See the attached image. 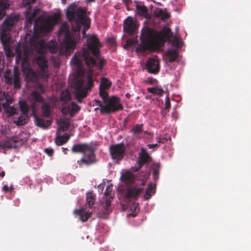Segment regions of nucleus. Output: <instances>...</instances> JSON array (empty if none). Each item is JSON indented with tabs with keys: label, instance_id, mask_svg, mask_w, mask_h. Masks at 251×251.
<instances>
[{
	"label": "nucleus",
	"instance_id": "obj_60",
	"mask_svg": "<svg viewBox=\"0 0 251 251\" xmlns=\"http://www.w3.org/2000/svg\"><path fill=\"white\" fill-rule=\"evenodd\" d=\"M126 97L127 98V99H129L130 97V95L129 94V93H126Z\"/></svg>",
	"mask_w": 251,
	"mask_h": 251
},
{
	"label": "nucleus",
	"instance_id": "obj_50",
	"mask_svg": "<svg viewBox=\"0 0 251 251\" xmlns=\"http://www.w3.org/2000/svg\"><path fill=\"white\" fill-rule=\"evenodd\" d=\"M151 197V192L147 189L144 195V199L145 200H148L150 199Z\"/></svg>",
	"mask_w": 251,
	"mask_h": 251
},
{
	"label": "nucleus",
	"instance_id": "obj_2",
	"mask_svg": "<svg viewBox=\"0 0 251 251\" xmlns=\"http://www.w3.org/2000/svg\"><path fill=\"white\" fill-rule=\"evenodd\" d=\"M172 35L171 29L167 26H165L158 32L151 28H144L141 31L140 44L136 50L142 52L151 50L155 45L157 40L164 42L167 41Z\"/></svg>",
	"mask_w": 251,
	"mask_h": 251
},
{
	"label": "nucleus",
	"instance_id": "obj_10",
	"mask_svg": "<svg viewBox=\"0 0 251 251\" xmlns=\"http://www.w3.org/2000/svg\"><path fill=\"white\" fill-rule=\"evenodd\" d=\"M4 77L7 84L13 85L14 88L16 89L21 88L20 73L17 68L14 67L13 72L10 69H6Z\"/></svg>",
	"mask_w": 251,
	"mask_h": 251
},
{
	"label": "nucleus",
	"instance_id": "obj_23",
	"mask_svg": "<svg viewBox=\"0 0 251 251\" xmlns=\"http://www.w3.org/2000/svg\"><path fill=\"white\" fill-rule=\"evenodd\" d=\"M95 104L96 105L99 106L100 107V112L101 113H106V114H110L113 112H115L116 111L120 110V109H119V108L116 106H114L112 105L108 104L106 108H108V109H109V112H107L106 111H103L102 110V108H103L104 104L103 105L101 103V102L99 100H95Z\"/></svg>",
	"mask_w": 251,
	"mask_h": 251
},
{
	"label": "nucleus",
	"instance_id": "obj_30",
	"mask_svg": "<svg viewBox=\"0 0 251 251\" xmlns=\"http://www.w3.org/2000/svg\"><path fill=\"white\" fill-rule=\"evenodd\" d=\"M43 115L47 118L51 115L50 105L48 103H44L41 107Z\"/></svg>",
	"mask_w": 251,
	"mask_h": 251
},
{
	"label": "nucleus",
	"instance_id": "obj_46",
	"mask_svg": "<svg viewBox=\"0 0 251 251\" xmlns=\"http://www.w3.org/2000/svg\"><path fill=\"white\" fill-rule=\"evenodd\" d=\"M145 82L151 84H156L157 83V80L156 79L152 77L148 78L147 80H145Z\"/></svg>",
	"mask_w": 251,
	"mask_h": 251
},
{
	"label": "nucleus",
	"instance_id": "obj_51",
	"mask_svg": "<svg viewBox=\"0 0 251 251\" xmlns=\"http://www.w3.org/2000/svg\"><path fill=\"white\" fill-rule=\"evenodd\" d=\"M31 112L33 116L36 114V105L34 102H32L31 105Z\"/></svg>",
	"mask_w": 251,
	"mask_h": 251
},
{
	"label": "nucleus",
	"instance_id": "obj_26",
	"mask_svg": "<svg viewBox=\"0 0 251 251\" xmlns=\"http://www.w3.org/2000/svg\"><path fill=\"white\" fill-rule=\"evenodd\" d=\"M17 142L14 138L8 140H2L0 141V148L3 149L15 148L16 146L15 144Z\"/></svg>",
	"mask_w": 251,
	"mask_h": 251
},
{
	"label": "nucleus",
	"instance_id": "obj_47",
	"mask_svg": "<svg viewBox=\"0 0 251 251\" xmlns=\"http://www.w3.org/2000/svg\"><path fill=\"white\" fill-rule=\"evenodd\" d=\"M36 0H23V3L24 6H29L31 3H35Z\"/></svg>",
	"mask_w": 251,
	"mask_h": 251
},
{
	"label": "nucleus",
	"instance_id": "obj_28",
	"mask_svg": "<svg viewBox=\"0 0 251 251\" xmlns=\"http://www.w3.org/2000/svg\"><path fill=\"white\" fill-rule=\"evenodd\" d=\"M70 136L65 133L63 135H57L55 138V143L57 146H61L68 142Z\"/></svg>",
	"mask_w": 251,
	"mask_h": 251
},
{
	"label": "nucleus",
	"instance_id": "obj_59",
	"mask_svg": "<svg viewBox=\"0 0 251 251\" xmlns=\"http://www.w3.org/2000/svg\"><path fill=\"white\" fill-rule=\"evenodd\" d=\"M5 176V172L4 171H2L1 173H0V176L1 177H3Z\"/></svg>",
	"mask_w": 251,
	"mask_h": 251
},
{
	"label": "nucleus",
	"instance_id": "obj_1",
	"mask_svg": "<svg viewBox=\"0 0 251 251\" xmlns=\"http://www.w3.org/2000/svg\"><path fill=\"white\" fill-rule=\"evenodd\" d=\"M100 43L98 36L92 34L87 36V49L83 48L82 51L75 53L72 57L71 62L78 66L81 65V60H83L89 67H98L99 70H102L105 63L104 58L100 59Z\"/></svg>",
	"mask_w": 251,
	"mask_h": 251
},
{
	"label": "nucleus",
	"instance_id": "obj_11",
	"mask_svg": "<svg viewBox=\"0 0 251 251\" xmlns=\"http://www.w3.org/2000/svg\"><path fill=\"white\" fill-rule=\"evenodd\" d=\"M109 152L112 159L117 162L122 160L125 155V146L123 143L112 145L109 147Z\"/></svg>",
	"mask_w": 251,
	"mask_h": 251
},
{
	"label": "nucleus",
	"instance_id": "obj_22",
	"mask_svg": "<svg viewBox=\"0 0 251 251\" xmlns=\"http://www.w3.org/2000/svg\"><path fill=\"white\" fill-rule=\"evenodd\" d=\"M35 119V124L41 128H47L51 124L50 120H45L43 118L39 117L37 114L33 116Z\"/></svg>",
	"mask_w": 251,
	"mask_h": 251
},
{
	"label": "nucleus",
	"instance_id": "obj_9",
	"mask_svg": "<svg viewBox=\"0 0 251 251\" xmlns=\"http://www.w3.org/2000/svg\"><path fill=\"white\" fill-rule=\"evenodd\" d=\"M106 89H103L99 88V95L102 99L104 103V106L102 110L109 111V109L106 108L108 104L112 105L114 106L119 108V109L122 110L123 106L120 102V99L118 97L113 96L111 97H108V94L106 91Z\"/></svg>",
	"mask_w": 251,
	"mask_h": 251
},
{
	"label": "nucleus",
	"instance_id": "obj_24",
	"mask_svg": "<svg viewBox=\"0 0 251 251\" xmlns=\"http://www.w3.org/2000/svg\"><path fill=\"white\" fill-rule=\"evenodd\" d=\"M74 213L79 216V220L82 222H86L92 216V213L85 212L83 209L74 210Z\"/></svg>",
	"mask_w": 251,
	"mask_h": 251
},
{
	"label": "nucleus",
	"instance_id": "obj_48",
	"mask_svg": "<svg viewBox=\"0 0 251 251\" xmlns=\"http://www.w3.org/2000/svg\"><path fill=\"white\" fill-rule=\"evenodd\" d=\"M45 152L50 156H52L54 153V151L52 148H46L44 150Z\"/></svg>",
	"mask_w": 251,
	"mask_h": 251
},
{
	"label": "nucleus",
	"instance_id": "obj_12",
	"mask_svg": "<svg viewBox=\"0 0 251 251\" xmlns=\"http://www.w3.org/2000/svg\"><path fill=\"white\" fill-rule=\"evenodd\" d=\"M0 99L1 101L5 100V101L2 103V106L6 113L9 116H13L16 114L17 109L14 107L10 106V104L13 102V99L10 95L4 92L0 95Z\"/></svg>",
	"mask_w": 251,
	"mask_h": 251
},
{
	"label": "nucleus",
	"instance_id": "obj_8",
	"mask_svg": "<svg viewBox=\"0 0 251 251\" xmlns=\"http://www.w3.org/2000/svg\"><path fill=\"white\" fill-rule=\"evenodd\" d=\"M80 38L79 35L76 36L66 31L64 39L60 44L59 52L60 54L70 55L76 47L77 41Z\"/></svg>",
	"mask_w": 251,
	"mask_h": 251
},
{
	"label": "nucleus",
	"instance_id": "obj_6",
	"mask_svg": "<svg viewBox=\"0 0 251 251\" xmlns=\"http://www.w3.org/2000/svg\"><path fill=\"white\" fill-rule=\"evenodd\" d=\"M15 18H6L1 25L2 33L0 36V41L7 57L13 56L14 53L11 49L12 39L10 35L11 28L16 23Z\"/></svg>",
	"mask_w": 251,
	"mask_h": 251
},
{
	"label": "nucleus",
	"instance_id": "obj_54",
	"mask_svg": "<svg viewBox=\"0 0 251 251\" xmlns=\"http://www.w3.org/2000/svg\"><path fill=\"white\" fill-rule=\"evenodd\" d=\"M169 110L166 109L165 108H164V109L161 111V114L163 117H165L167 113L169 112Z\"/></svg>",
	"mask_w": 251,
	"mask_h": 251
},
{
	"label": "nucleus",
	"instance_id": "obj_64",
	"mask_svg": "<svg viewBox=\"0 0 251 251\" xmlns=\"http://www.w3.org/2000/svg\"><path fill=\"white\" fill-rule=\"evenodd\" d=\"M144 132H145V133H146V134H149L147 131H145Z\"/></svg>",
	"mask_w": 251,
	"mask_h": 251
},
{
	"label": "nucleus",
	"instance_id": "obj_62",
	"mask_svg": "<svg viewBox=\"0 0 251 251\" xmlns=\"http://www.w3.org/2000/svg\"><path fill=\"white\" fill-rule=\"evenodd\" d=\"M87 2H94L95 0H86Z\"/></svg>",
	"mask_w": 251,
	"mask_h": 251
},
{
	"label": "nucleus",
	"instance_id": "obj_19",
	"mask_svg": "<svg viewBox=\"0 0 251 251\" xmlns=\"http://www.w3.org/2000/svg\"><path fill=\"white\" fill-rule=\"evenodd\" d=\"M151 159L150 156L144 149L142 150V153L139 155L138 161V166L133 168L134 172H137L146 163L149 161Z\"/></svg>",
	"mask_w": 251,
	"mask_h": 251
},
{
	"label": "nucleus",
	"instance_id": "obj_29",
	"mask_svg": "<svg viewBox=\"0 0 251 251\" xmlns=\"http://www.w3.org/2000/svg\"><path fill=\"white\" fill-rule=\"evenodd\" d=\"M9 5L8 0H0V19L4 17L5 10L9 8Z\"/></svg>",
	"mask_w": 251,
	"mask_h": 251
},
{
	"label": "nucleus",
	"instance_id": "obj_55",
	"mask_svg": "<svg viewBox=\"0 0 251 251\" xmlns=\"http://www.w3.org/2000/svg\"><path fill=\"white\" fill-rule=\"evenodd\" d=\"M147 146L149 149H153L158 147L157 144H149Z\"/></svg>",
	"mask_w": 251,
	"mask_h": 251
},
{
	"label": "nucleus",
	"instance_id": "obj_18",
	"mask_svg": "<svg viewBox=\"0 0 251 251\" xmlns=\"http://www.w3.org/2000/svg\"><path fill=\"white\" fill-rule=\"evenodd\" d=\"M35 49L39 53L46 52L47 49L51 52H55L57 51V48L55 47H51L50 44H47L45 41L42 40L38 42L36 44Z\"/></svg>",
	"mask_w": 251,
	"mask_h": 251
},
{
	"label": "nucleus",
	"instance_id": "obj_31",
	"mask_svg": "<svg viewBox=\"0 0 251 251\" xmlns=\"http://www.w3.org/2000/svg\"><path fill=\"white\" fill-rule=\"evenodd\" d=\"M147 91L150 93L155 94L159 96H162L164 93V90L161 87L158 86L148 88Z\"/></svg>",
	"mask_w": 251,
	"mask_h": 251
},
{
	"label": "nucleus",
	"instance_id": "obj_53",
	"mask_svg": "<svg viewBox=\"0 0 251 251\" xmlns=\"http://www.w3.org/2000/svg\"><path fill=\"white\" fill-rule=\"evenodd\" d=\"M107 42L112 45H114L116 43V40L113 38H108Z\"/></svg>",
	"mask_w": 251,
	"mask_h": 251
},
{
	"label": "nucleus",
	"instance_id": "obj_49",
	"mask_svg": "<svg viewBox=\"0 0 251 251\" xmlns=\"http://www.w3.org/2000/svg\"><path fill=\"white\" fill-rule=\"evenodd\" d=\"M156 186L155 184H153L151 183L147 188V189L150 191L152 193H154L155 192Z\"/></svg>",
	"mask_w": 251,
	"mask_h": 251
},
{
	"label": "nucleus",
	"instance_id": "obj_13",
	"mask_svg": "<svg viewBox=\"0 0 251 251\" xmlns=\"http://www.w3.org/2000/svg\"><path fill=\"white\" fill-rule=\"evenodd\" d=\"M143 190V188L137 186H127L125 198L127 200L136 201Z\"/></svg>",
	"mask_w": 251,
	"mask_h": 251
},
{
	"label": "nucleus",
	"instance_id": "obj_3",
	"mask_svg": "<svg viewBox=\"0 0 251 251\" xmlns=\"http://www.w3.org/2000/svg\"><path fill=\"white\" fill-rule=\"evenodd\" d=\"M87 8L77 7L75 4H71L67 9L66 17L70 22H75L72 26V29L75 32H79L82 25L84 28L82 31L83 36L85 35V31L90 26V19L86 16Z\"/></svg>",
	"mask_w": 251,
	"mask_h": 251
},
{
	"label": "nucleus",
	"instance_id": "obj_52",
	"mask_svg": "<svg viewBox=\"0 0 251 251\" xmlns=\"http://www.w3.org/2000/svg\"><path fill=\"white\" fill-rule=\"evenodd\" d=\"M173 43L175 44L178 47H179L181 46V41L179 40V39L176 38L174 39L173 41Z\"/></svg>",
	"mask_w": 251,
	"mask_h": 251
},
{
	"label": "nucleus",
	"instance_id": "obj_37",
	"mask_svg": "<svg viewBox=\"0 0 251 251\" xmlns=\"http://www.w3.org/2000/svg\"><path fill=\"white\" fill-rule=\"evenodd\" d=\"M27 115L23 114L18 118L16 121H15V123L18 126L24 125L27 123Z\"/></svg>",
	"mask_w": 251,
	"mask_h": 251
},
{
	"label": "nucleus",
	"instance_id": "obj_40",
	"mask_svg": "<svg viewBox=\"0 0 251 251\" xmlns=\"http://www.w3.org/2000/svg\"><path fill=\"white\" fill-rule=\"evenodd\" d=\"M160 166L159 164H156L153 168V179L156 181L159 178Z\"/></svg>",
	"mask_w": 251,
	"mask_h": 251
},
{
	"label": "nucleus",
	"instance_id": "obj_27",
	"mask_svg": "<svg viewBox=\"0 0 251 251\" xmlns=\"http://www.w3.org/2000/svg\"><path fill=\"white\" fill-rule=\"evenodd\" d=\"M136 7L139 15L147 19L150 18V16L149 14V10L146 6L141 4H137Z\"/></svg>",
	"mask_w": 251,
	"mask_h": 251
},
{
	"label": "nucleus",
	"instance_id": "obj_42",
	"mask_svg": "<svg viewBox=\"0 0 251 251\" xmlns=\"http://www.w3.org/2000/svg\"><path fill=\"white\" fill-rule=\"evenodd\" d=\"M15 53L16 54L17 58H21L22 57L21 45L19 43L17 44L15 48Z\"/></svg>",
	"mask_w": 251,
	"mask_h": 251
},
{
	"label": "nucleus",
	"instance_id": "obj_21",
	"mask_svg": "<svg viewBox=\"0 0 251 251\" xmlns=\"http://www.w3.org/2000/svg\"><path fill=\"white\" fill-rule=\"evenodd\" d=\"M143 124H136L133 126L130 130V132L132 134L133 137L136 139H139L142 138L141 135L143 130Z\"/></svg>",
	"mask_w": 251,
	"mask_h": 251
},
{
	"label": "nucleus",
	"instance_id": "obj_25",
	"mask_svg": "<svg viewBox=\"0 0 251 251\" xmlns=\"http://www.w3.org/2000/svg\"><path fill=\"white\" fill-rule=\"evenodd\" d=\"M39 77L43 79L42 75L39 73V71L38 73H36L30 68H28L27 69L26 78L28 81L35 82L38 80Z\"/></svg>",
	"mask_w": 251,
	"mask_h": 251
},
{
	"label": "nucleus",
	"instance_id": "obj_7",
	"mask_svg": "<svg viewBox=\"0 0 251 251\" xmlns=\"http://www.w3.org/2000/svg\"><path fill=\"white\" fill-rule=\"evenodd\" d=\"M94 86V80L92 73L87 75L86 86L82 78H75L72 83V87L74 89V93L77 100L81 102L82 100L86 97L88 91L91 90Z\"/></svg>",
	"mask_w": 251,
	"mask_h": 251
},
{
	"label": "nucleus",
	"instance_id": "obj_63",
	"mask_svg": "<svg viewBox=\"0 0 251 251\" xmlns=\"http://www.w3.org/2000/svg\"><path fill=\"white\" fill-rule=\"evenodd\" d=\"M63 3L65 4L66 0H61Z\"/></svg>",
	"mask_w": 251,
	"mask_h": 251
},
{
	"label": "nucleus",
	"instance_id": "obj_4",
	"mask_svg": "<svg viewBox=\"0 0 251 251\" xmlns=\"http://www.w3.org/2000/svg\"><path fill=\"white\" fill-rule=\"evenodd\" d=\"M30 9L31 6H29V9L26 11V25H30L34 22L33 28L35 32L45 33L50 31L53 28L56 19L45 20L44 17L40 16L34 21L37 15L40 12V9H35L30 14Z\"/></svg>",
	"mask_w": 251,
	"mask_h": 251
},
{
	"label": "nucleus",
	"instance_id": "obj_16",
	"mask_svg": "<svg viewBox=\"0 0 251 251\" xmlns=\"http://www.w3.org/2000/svg\"><path fill=\"white\" fill-rule=\"evenodd\" d=\"M112 190V185H108L106 186L105 192L104 196L107 198L105 200V203L103 205V213L104 215V217H106V215L109 214L111 211L112 209L110 207L111 201L112 200V198L111 197H109L111 193Z\"/></svg>",
	"mask_w": 251,
	"mask_h": 251
},
{
	"label": "nucleus",
	"instance_id": "obj_39",
	"mask_svg": "<svg viewBox=\"0 0 251 251\" xmlns=\"http://www.w3.org/2000/svg\"><path fill=\"white\" fill-rule=\"evenodd\" d=\"M31 97L33 100L36 101L40 102H43L44 101V99L37 91H33L31 94Z\"/></svg>",
	"mask_w": 251,
	"mask_h": 251
},
{
	"label": "nucleus",
	"instance_id": "obj_41",
	"mask_svg": "<svg viewBox=\"0 0 251 251\" xmlns=\"http://www.w3.org/2000/svg\"><path fill=\"white\" fill-rule=\"evenodd\" d=\"M61 99L62 100L67 101L71 100V95L67 90L63 91L61 94Z\"/></svg>",
	"mask_w": 251,
	"mask_h": 251
},
{
	"label": "nucleus",
	"instance_id": "obj_61",
	"mask_svg": "<svg viewBox=\"0 0 251 251\" xmlns=\"http://www.w3.org/2000/svg\"><path fill=\"white\" fill-rule=\"evenodd\" d=\"M1 59H2V57L1 58ZM1 60L2 59L0 60V72H1V70L2 69V68L1 67V66L2 65H1Z\"/></svg>",
	"mask_w": 251,
	"mask_h": 251
},
{
	"label": "nucleus",
	"instance_id": "obj_43",
	"mask_svg": "<svg viewBox=\"0 0 251 251\" xmlns=\"http://www.w3.org/2000/svg\"><path fill=\"white\" fill-rule=\"evenodd\" d=\"M168 138L167 137H157L156 141L159 143L164 144L168 141Z\"/></svg>",
	"mask_w": 251,
	"mask_h": 251
},
{
	"label": "nucleus",
	"instance_id": "obj_57",
	"mask_svg": "<svg viewBox=\"0 0 251 251\" xmlns=\"http://www.w3.org/2000/svg\"><path fill=\"white\" fill-rule=\"evenodd\" d=\"M3 190L5 192H8L9 190V188L7 185H4L3 187Z\"/></svg>",
	"mask_w": 251,
	"mask_h": 251
},
{
	"label": "nucleus",
	"instance_id": "obj_5",
	"mask_svg": "<svg viewBox=\"0 0 251 251\" xmlns=\"http://www.w3.org/2000/svg\"><path fill=\"white\" fill-rule=\"evenodd\" d=\"M96 148L92 143L76 144L73 146L71 151L73 153H82L83 156L77 161L79 166H90L97 161L95 154Z\"/></svg>",
	"mask_w": 251,
	"mask_h": 251
},
{
	"label": "nucleus",
	"instance_id": "obj_35",
	"mask_svg": "<svg viewBox=\"0 0 251 251\" xmlns=\"http://www.w3.org/2000/svg\"><path fill=\"white\" fill-rule=\"evenodd\" d=\"M86 201L89 207H92L95 201V195L91 192L87 193Z\"/></svg>",
	"mask_w": 251,
	"mask_h": 251
},
{
	"label": "nucleus",
	"instance_id": "obj_56",
	"mask_svg": "<svg viewBox=\"0 0 251 251\" xmlns=\"http://www.w3.org/2000/svg\"><path fill=\"white\" fill-rule=\"evenodd\" d=\"M123 2L127 6L129 3L131 2V0H123Z\"/></svg>",
	"mask_w": 251,
	"mask_h": 251
},
{
	"label": "nucleus",
	"instance_id": "obj_34",
	"mask_svg": "<svg viewBox=\"0 0 251 251\" xmlns=\"http://www.w3.org/2000/svg\"><path fill=\"white\" fill-rule=\"evenodd\" d=\"M57 124L59 126V129L63 131H66L70 126L69 123L67 120L61 119L58 122Z\"/></svg>",
	"mask_w": 251,
	"mask_h": 251
},
{
	"label": "nucleus",
	"instance_id": "obj_44",
	"mask_svg": "<svg viewBox=\"0 0 251 251\" xmlns=\"http://www.w3.org/2000/svg\"><path fill=\"white\" fill-rule=\"evenodd\" d=\"M71 107L72 111L74 112H78L80 110L79 106L75 102H72Z\"/></svg>",
	"mask_w": 251,
	"mask_h": 251
},
{
	"label": "nucleus",
	"instance_id": "obj_32",
	"mask_svg": "<svg viewBox=\"0 0 251 251\" xmlns=\"http://www.w3.org/2000/svg\"><path fill=\"white\" fill-rule=\"evenodd\" d=\"M111 84V82L107 78L102 77L101 79L99 88L103 89L108 90L110 88Z\"/></svg>",
	"mask_w": 251,
	"mask_h": 251
},
{
	"label": "nucleus",
	"instance_id": "obj_17",
	"mask_svg": "<svg viewBox=\"0 0 251 251\" xmlns=\"http://www.w3.org/2000/svg\"><path fill=\"white\" fill-rule=\"evenodd\" d=\"M145 67L151 74H157L160 70L159 61L155 58H149L146 62Z\"/></svg>",
	"mask_w": 251,
	"mask_h": 251
},
{
	"label": "nucleus",
	"instance_id": "obj_15",
	"mask_svg": "<svg viewBox=\"0 0 251 251\" xmlns=\"http://www.w3.org/2000/svg\"><path fill=\"white\" fill-rule=\"evenodd\" d=\"M37 63L40 68L39 73L42 75L43 79L47 80L49 75L48 71V63L47 60L44 56L40 55L37 58Z\"/></svg>",
	"mask_w": 251,
	"mask_h": 251
},
{
	"label": "nucleus",
	"instance_id": "obj_45",
	"mask_svg": "<svg viewBox=\"0 0 251 251\" xmlns=\"http://www.w3.org/2000/svg\"><path fill=\"white\" fill-rule=\"evenodd\" d=\"M171 103L170 101V99L168 96H167L165 99V107L164 108L166 109L169 110L171 108Z\"/></svg>",
	"mask_w": 251,
	"mask_h": 251
},
{
	"label": "nucleus",
	"instance_id": "obj_14",
	"mask_svg": "<svg viewBox=\"0 0 251 251\" xmlns=\"http://www.w3.org/2000/svg\"><path fill=\"white\" fill-rule=\"evenodd\" d=\"M137 30L136 22L133 18L129 16L124 21V31L129 35H133Z\"/></svg>",
	"mask_w": 251,
	"mask_h": 251
},
{
	"label": "nucleus",
	"instance_id": "obj_38",
	"mask_svg": "<svg viewBox=\"0 0 251 251\" xmlns=\"http://www.w3.org/2000/svg\"><path fill=\"white\" fill-rule=\"evenodd\" d=\"M19 106L21 112L24 114H27V113L29 110L28 106L25 102V101L24 100H21L19 101Z\"/></svg>",
	"mask_w": 251,
	"mask_h": 251
},
{
	"label": "nucleus",
	"instance_id": "obj_36",
	"mask_svg": "<svg viewBox=\"0 0 251 251\" xmlns=\"http://www.w3.org/2000/svg\"><path fill=\"white\" fill-rule=\"evenodd\" d=\"M155 16L160 17L162 20H165L169 18L170 15L161 9L156 11L155 13Z\"/></svg>",
	"mask_w": 251,
	"mask_h": 251
},
{
	"label": "nucleus",
	"instance_id": "obj_20",
	"mask_svg": "<svg viewBox=\"0 0 251 251\" xmlns=\"http://www.w3.org/2000/svg\"><path fill=\"white\" fill-rule=\"evenodd\" d=\"M120 180L126 185L132 184L135 180V176L133 174L129 171H126L122 173Z\"/></svg>",
	"mask_w": 251,
	"mask_h": 251
},
{
	"label": "nucleus",
	"instance_id": "obj_33",
	"mask_svg": "<svg viewBox=\"0 0 251 251\" xmlns=\"http://www.w3.org/2000/svg\"><path fill=\"white\" fill-rule=\"evenodd\" d=\"M167 55L169 57V61L173 62L178 57V52L175 50L170 49L167 51Z\"/></svg>",
	"mask_w": 251,
	"mask_h": 251
},
{
	"label": "nucleus",
	"instance_id": "obj_58",
	"mask_svg": "<svg viewBox=\"0 0 251 251\" xmlns=\"http://www.w3.org/2000/svg\"><path fill=\"white\" fill-rule=\"evenodd\" d=\"M62 150L64 154H66L67 153V151H68V149L67 148H62Z\"/></svg>",
	"mask_w": 251,
	"mask_h": 251
}]
</instances>
